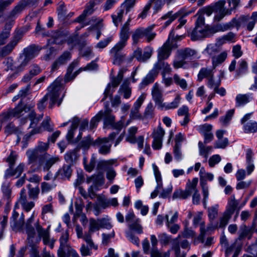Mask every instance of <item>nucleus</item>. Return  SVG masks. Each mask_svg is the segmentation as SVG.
Masks as SVG:
<instances>
[{"mask_svg": "<svg viewBox=\"0 0 257 257\" xmlns=\"http://www.w3.org/2000/svg\"><path fill=\"white\" fill-rule=\"evenodd\" d=\"M48 149V144L39 142L35 148L29 149L26 152L28 163L31 164L38 161V169L47 172V174L44 176V179L46 181H49L53 178V174L50 169L55 164L60 161L58 156L48 154L47 152Z\"/></svg>", "mask_w": 257, "mask_h": 257, "instance_id": "f257e3e1", "label": "nucleus"}, {"mask_svg": "<svg viewBox=\"0 0 257 257\" xmlns=\"http://www.w3.org/2000/svg\"><path fill=\"white\" fill-rule=\"evenodd\" d=\"M36 230L39 236L37 243H39L42 238L44 244H48L50 239L49 229L43 228L40 225L39 220L35 221V213L33 212L31 217L25 222L24 228V231L27 235V239L31 245L33 244V239L36 234Z\"/></svg>", "mask_w": 257, "mask_h": 257, "instance_id": "f03ea898", "label": "nucleus"}, {"mask_svg": "<svg viewBox=\"0 0 257 257\" xmlns=\"http://www.w3.org/2000/svg\"><path fill=\"white\" fill-rule=\"evenodd\" d=\"M60 87V82L57 80L54 81L48 87V92L37 103V107L40 111L43 110L45 108L49 97L50 99L49 107L50 108H53L59 96Z\"/></svg>", "mask_w": 257, "mask_h": 257, "instance_id": "7ed1b4c3", "label": "nucleus"}, {"mask_svg": "<svg viewBox=\"0 0 257 257\" xmlns=\"http://www.w3.org/2000/svg\"><path fill=\"white\" fill-rule=\"evenodd\" d=\"M238 204L239 202L235 199L234 195L231 196L228 200L226 210L220 218L219 227H224L227 224Z\"/></svg>", "mask_w": 257, "mask_h": 257, "instance_id": "20e7f679", "label": "nucleus"}, {"mask_svg": "<svg viewBox=\"0 0 257 257\" xmlns=\"http://www.w3.org/2000/svg\"><path fill=\"white\" fill-rule=\"evenodd\" d=\"M43 114L37 115L34 110H31L28 114V118L30 120L29 128L32 130L25 136L26 139L30 138L31 136L40 134L43 132L42 128L39 125V122L42 120Z\"/></svg>", "mask_w": 257, "mask_h": 257, "instance_id": "39448f33", "label": "nucleus"}, {"mask_svg": "<svg viewBox=\"0 0 257 257\" xmlns=\"http://www.w3.org/2000/svg\"><path fill=\"white\" fill-rule=\"evenodd\" d=\"M98 219L91 218L89 220L88 231L85 233L84 241L88 244L91 248H94V250L98 249L97 245L94 244L92 239V234L93 232L100 229Z\"/></svg>", "mask_w": 257, "mask_h": 257, "instance_id": "423d86ee", "label": "nucleus"}, {"mask_svg": "<svg viewBox=\"0 0 257 257\" xmlns=\"http://www.w3.org/2000/svg\"><path fill=\"white\" fill-rule=\"evenodd\" d=\"M24 36V33L20 30L16 31L8 44L0 51V55L5 57L11 53L15 47L21 41Z\"/></svg>", "mask_w": 257, "mask_h": 257, "instance_id": "0eeeda50", "label": "nucleus"}, {"mask_svg": "<svg viewBox=\"0 0 257 257\" xmlns=\"http://www.w3.org/2000/svg\"><path fill=\"white\" fill-rule=\"evenodd\" d=\"M38 55V51L35 46H30L23 50L20 56V70H24L29 62Z\"/></svg>", "mask_w": 257, "mask_h": 257, "instance_id": "6e6552de", "label": "nucleus"}, {"mask_svg": "<svg viewBox=\"0 0 257 257\" xmlns=\"http://www.w3.org/2000/svg\"><path fill=\"white\" fill-rule=\"evenodd\" d=\"M247 20V17L242 16L239 19L233 18L228 23L219 24L215 26V30L217 32H223L231 29L235 27H239Z\"/></svg>", "mask_w": 257, "mask_h": 257, "instance_id": "1a4fd4ad", "label": "nucleus"}, {"mask_svg": "<svg viewBox=\"0 0 257 257\" xmlns=\"http://www.w3.org/2000/svg\"><path fill=\"white\" fill-rule=\"evenodd\" d=\"M225 0H220L215 3L214 6V11L216 13L214 16V20L217 22H219L225 16L231 15V10L225 9Z\"/></svg>", "mask_w": 257, "mask_h": 257, "instance_id": "9d476101", "label": "nucleus"}, {"mask_svg": "<svg viewBox=\"0 0 257 257\" xmlns=\"http://www.w3.org/2000/svg\"><path fill=\"white\" fill-rule=\"evenodd\" d=\"M125 220L131 230L139 234L143 233V227L140 224V219L136 217L134 212H128L125 216Z\"/></svg>", "mask_w": 257, "mask_h": 257, "instance_id": "9b49d317", "label": "nucleus"}, {"mask_svg": "<svg viewBox=\"0 0 257 257\" xmlns=\"http://www.w3.org/2000/svg\"><path fill=\"white\" fill-rule=\"evenodd\" d=\"M130 20H128L122 26L119 32V40L115 45L121 48H124L127 44V42L130 36Z\"/></svg>", "mask_w": 257, "mask_h": 257, "instance_id": "f8f14e48", "label": "nucleus"}, {"mask_svg": "<svg viewBox=\"0 0 257 257\" xmlns=\"http://www.w3.org/2000/svg\"><path fill=\"white\" fill-rule=\"evenodd\" d=\"M165 134V132L161 125H159L154 130L152 136L153 138L152 147L154 150H160L161 149L162 141Z\"/></svg>", "mask_w": 257, "mask_h": 257, "instance_id": "ddd939ff", "label": "nucleus"}, {"mask_svg": "<svg viewBox=\"0 0 257 257\" xmlns=\"http://www.w3.org/2000/svg\"><path fill=\"white\" fill-rule=\"evenodd\" d=\"M123 48L114 45L110 49L109 52L114 65H120L124 60L125 55L121 52Z\"/></svg>", "mask_w": 257, "mask_h": 257, "instance_id": "4468645a", "label": "nucleus"}, {"mask_svg": "<svg viewBox=\"0 0 257 257\" xmlns=\"http://www.w3.org/2000/svg\"><path fill=\"white\" fill-rule=\"evenodd\" d=\"M71 57V53L69 51H64L52 63L51 71H55L58 69L60 66L66 64L70 60Z\"/></svg>", "mask_w": 257, "mask_h": 257, "instance_id": "2eb2a0df", "label": "nucleus"}, {"mask_svg": "<svg viewBox=\"0 0 257 257\" xmlns=\"http://www.w3.org/2000/svg\"><path fill=\"white\" fill-rule=\"evenodd\" d=\"M34 106V104L28 105L24 104L22 99H21L14 108L10 109L14 117H19L23 115L24 113L31 111Z\"/></svg>", "mask_w": 257, "mask_h": 257, "instance_id": "dca6fc26", "label": "nucleus"}, {"mask_svg": "<svg viewBox=\"0 0 257 257\" xmlns=\"http://www.w3.org/2000/svg\"><path fill=\"white\" fill-rule=\"evenodd\" d=\"M150 239L153 246V248L150 251L151 257H171L170 249L165 252H161L156 247L158 244V240L155 235H151Z\"/></svg>", "mask_w": 257, "mask_h": 257, "instance_id": "f3484780", "label": "nucleus"}, {"mask_svg": "<svg viewBox=\"0 0 257 257\" xmlns=\"http://www.w3.org/2000/svg\"><path fill=\"white\" fill-rule=\"evenodd\" d=\"M95 146L98 147V153L102 155H106L111 152L112 144L107 141V139L97 138L94 142Z\"/></svg>", "mask_w": 257, "mask_h": 257, "instance_id": "a211bd4d", "label": "nucleus"}, {"mask_svg": "<svg viewBox=\"0 0 257 257\" xmlns=\"http://www.w3.org/2000/svg\"><path fill=\"white\" fill-rule=\"evenodd\" d=\"M18 202L21 205L23 210L27 212L35 206V203L33 201H28L26 190L24 188L20 191Z\"/></svg>", "mask_w": 257, "mask_h": 257, "instance_id": "6ab92c4d", "label": "nucleus"}, {"mask_svg": "<svg viewBox=\"0 0 257 257\" xmlns=\"http://www.w3.org/2000/svg\"><path fill=\"white\" fill-rule=\"evenodd\" d=\"M171 50L169 37L163 45L158 50V61L167 59L171 54Z\"/></svg>", "mask_w": 257, "mask_h": 257, "instance_id": "aec40b11", "label": "nucleus"}, {"mask_svg": "<svg viewBox=\"0 0 257 257\" xmlns=\"http://www.w3.org/2000/svg\"><path fill=\"white\" fill-rule=\"evenodd\" d=\"M152 95L156 105L159 108L161 109L163 104H164L163 102L164 98L163 97L162 92L156 83L154 85L152 88Z\"/></svg>", "mask_w": 257, "mask_h": 257, "instance_id": "412c9836", "label": "nucleus"}, {"mask_svg": "<svg viewBox=\"0 0 257 257\" xmlns=\"http://www.w3.org/2000/svg\"><path fill=\"white\" fill-rule=\"evenodd\" d=\"M102 0H90L86 6L85 9L83 13L79 16L76 20L77 22H81L84 20L85 18L91 15L94 11V7L95 5L101 2Z\"/></svg>", "mask_w": 257, "mask_h": 257, "instance_id": "4be33fe9", "label": "nucleus"}, {"mask_svg": "<svg viewBox=\"0 0 257 257\" xmlns=\"http://www.w3.org/2000/svg\"><path fill=\"white\" fill-rule=\"evenodd\" d=\"M208 34V31L206 28L195 26L193 30L189 34V36L192 40L196 41L206 37Z\"/></svg>", "mask_w": 257, "mask_h": 257, "instance_id": "5701e85b", "label": "nucleus"}, {"mask_svg": "<svg viewBox=\"0 0 257 257\" xmlns=\"http://www.w3.org/2000/svg\"><path fill=\"white\" fill-rule=\"evenodd\" d=\"M72 170L71 166L69 165H64L60 168L56 173L53 180H55L57 178L65 180L68 179L71 176Z\"/></svg>", "mask_w": 257, "mask_h": 257, "instance_id": "b1692460", "label": "nucleus"}, {"mask_svg": "<svg viewBox=\"0 0 257 257\" xmlns=\"http://www.w3.org/2000/svg\"><path fill=\"white\" fill-rule=\"evenodd\" d=\"M13 22V21H11L7 22L5 26L4 29L0 33V46L5 44L7 39L10 36Z\"/></svg>", "mask_w": 257, "mask_h": 257, "instance_id": "393cba45", "label": "nucleus"}, {"mask_svg": "<svg viewBox=\"0 0 257 257\" xmlns=\"http://www.w3.org/2000/svg\"><path fill=\"white\" fill-rule=\"evenodd\" d=\"M158 73L159 71H157V69L154 67L153 69L149 72V73L147 75V76L144 78V79L141 83V87L143 88L147 85L153 83L155 79L157 77Z\"/></svg>", "mask_w": 257, "mask_h": 257, "instance_id": "a878e982", "label": "nucleus"}, {"mask_svg": "<svg viewBox=\"0 0 257 257\" xmlns=\"http://www.w3.org/2000/svg\"><path fill=\"white\" fill-rule=\"evenodd\" d=\"M108 106L107 103L105 104V110L103 111V121L105 125H110L113 121H115V116L111 113L112 109Z\"/></svg>", "mask_w": 257, "mask_h": 257, "instance_id": "bb28decb", "label": "nucleus"}, {"mask_svg": "<svg viewBox=\"0 0 257 257\" xmlns=\"http://www.w3.org/2000/svg\"><path fill=\"white\" fill-rule=\"evenodd\" d=\"M198 182V179L197 178H194L192 180H188L185 190L189 197L192 194L198 191L197 188Z\"/></svg>", "mask_w": 257, "mask_h": 257, "instance_id": "cd10ccee", "label": "nucleus"}, {"mask_svg": "<svg viewBox=\"0 0 257 257\" xmlns=\"http://www.w3.org/2000/svg\"><path fill=\"white\" fill-rule=\"evenodd\" d=\"M130 84V79L126 78L123 81L119 89V92L123 94V96L125 99L129 98L132 94V89L129 86Z\"/></svg>", "mask_w": 257, "mask_h": 257, "instance_id": "c85d7f7f", "label": "nucleus"}, {"mask_svg": "<svg viewBox=\"0 0 257 257\" xmlns=\"http://www.w3.org/2000/svg\"><path fill=\"white\" fill-rule=\"evenodd\" d=\"M200 185H207V181H211L214 178L213 175L211 173L206 172L204 167L201 168L199 171Z\"/></svg>", "mask_w": 257, "mask_h": 257, "instance_id": "c756f323", "label": "nucleus"}, {"mask_svg": "<svg viewBox=\"0 0 257 257\" xmlns=\"http://www.w3.org/2000/svg\"><path fill=\"white\" fill-rule=\"evenodd\" d=\"M154 25H151L147 28L143 27L144 37L146 38L147 42L149 43L153 40L156 36V32L153 31Z\"/></svg>", "mask_w": 257, "mask_h": 257, "instance_id": "7c9ffc66", "label": "nucleus"}, {"mask_svg": "<svg viewBox=\"0 0 257 257\" xmlns=\"http://www.w3.org/2000/svg\"><path fill=\"white\" fill-rule=\"evenodd\" d=\"M217 227V224H216L214 225V226H213V224L211 223H210L207 227V228H205V222L204 221H202L200 222V233L198 236V239L202 242H204V238L205 236V234L206 233V231H210L212 229H214Z\"/></svg>", "mask_w": 257, "mask_h": 257, "instance_id": "2f4dec72", "label": "nucleus"}, {"mask_svg": "<svg viewBox=\"0 0 257 257\" xmlns=\"http://www.w3.org/2000/svg\"><path fill=\"white\" fill-rule=\"evenodd\" d=\"M79 63V59H77L74 60L69 65L67 70V73L64 76V81L65 82H68L71 80H72V73L74 70V69L77 67Z\"/></svg>", "mask_w": 257, "mask_h": 257, "instance_id": "473e14b6", "label": "nucleus"}, {"mask_svg": "<svg viewBox=\"0 0 257 257\" xmlns=\"http://www.w3.org/2000/svg\"><path fill=\"white\" fill-rule=\"evenodd\" d=\"M79 63V59H77L74 60L69 65L67 70V73L64 76V81L65 82H68L71 80H72V73L74 70V69L77 67Z\"/></svg>", "mask_w": 257, "mask_h": 257, "instance_id": "72a5a7b5", "label": "nucleus"}, {"mask_svg": "<svg viewBox=\"0 0 257 257\" xmlns=\"http://www.w3.org/2000/svg\"><path fill=\"white\" fill-rule=\"evenodd\" d=\"M79 158L78 151L73 150L67 152L64 156L66 162L70 164L75 163Z\"/></svg>", "mask_w": 257, "mask_h": 257, "instance_id": "f704fd0d", "label": "nucleus"}, {"mask_svg": "<svg viewBox=\"0 0 257 257\" xmlns=\"http://www.w3.org/2000/svg\"><path fill=\"white\" fill-rule=\"evenodd\" d=\"M227 56V52L223 51L213 56L211 59L213 68L214 69L217 65L223 62L226 59Z\"/></svg>", "mask_w": 257, "mask_h": 257, "instance_id": "c9c22d12", "label": "nucleus"}, {"mask_svg": "<svg viewBox=\"0 0 257 257\" xmlns=\"http://www.w3.org/2000/svg\"><path fill=\"white\" fill-rule=\"evenodd\" d=\"M212 76H214L213 69L207 68H202L198 74V80L199 81H201L205 78H207L208 80Z\"/></svg>", "mask_w": 257, "mask_h": 257, "instance_id": "e433bc0d", "label": "nucleus"}, {"mask_svg": "<svg viewBox=\"0 0 257 257\" xmlns=\"http://www.w3.org/2000/svg\"><path fill=\"white\" fill-rule=\"evenodd\" d=\"M178 53L179 56L183 60L191 58L196 54L194 50L188 48L179 50Z\"/></svg>", "mask_w": 257, "mask_h": 257, "instance_id": "4c0bfd02", "label": "nucleus"}, {"mask_svg": "<svg viewBox=\"0 0 257 257\" xmlns=\"http://www.w3.org/2000/svg\"><path fill=\"white\" fill-rule=\"evenodd\" d=\"M24 216L22 214L19 220L11 222V226L14 230L24 231Z\"/></svg>", "mask_w": 257, "mask_h": 257, "instance_id": "58836bf2", "label": "nucleus"}, {"mask_svg": "<svg viewBox=\"0 0 257 257\" xmlns=\"http://www.w3.org/2000/svg\"><path fill=\"white\" fill-rule=\"evenodd\" d=\"M198 148L200 155L203 156L206 160L213 148L211 146H205L202 142L198 143Z\"/></svg>", "mask_w": 257, "mask_h": 257, "instance_id": "ea45409f", "label": "nucleus"}, {"mask_svg": "<svg viewBox=\"0 0 257 257\" xmlns=\"http://www.w3.org/2000/svg\"><path fill=\"white\" fill-rule=\"evenodd\" d=\"M87 182H93L96 186H100L104 183V178L102 173H99L97 175H93L87 180Z\"/></svg>", "mask_w": 257, "mask_h": 257, "instance_id": "a19ab883", "label": "nucleus"}, {"mask_svg": "<svg viewBox=\"0 0 257 257\" xmlns=\"http://www.w3.org/2000/svg\"><path fill=\"white\" fill-rule=\"evenodd\" d=\"M236 106L239 107L247 103L250 101V95L248 94L237 95L235 98Z\"/></svg>", "mask_w": 257, "mask_h": 257, "instance_id": "79ce46f5", "label": "nucleus"}, {"mask_svg": "<svg viewBox=\"0 0 257 257\" xmlns=\"http://www.w3.org/2000/svg\"><path fill=\"white\" fill-rule=\"evenodd\" d=\"M181 97L178 95L176 96L173 101L170 103H164L161 109L168 110L175 109L178 107L180 103Z\"/></svg>", "mask_w": 257, "mask_h": 257, "instance_id": "37998d69", "label": "nucleus"}, {"mask_svg": "<svg viewBox=\"0 0 257 257\" xmlns=\"http://www.w3.org/2000/svg\"><path fill=\"white\" fill-rule=\"evenodd\" d=\"M205 51L212 58L220 52L221 48L217 44H209L207 46Z\"/></svg>", "mask_w": 257, "mask_h": 257, "instance_id": "c03bdc74", "label": "nucleus"}, {"mask_svg": "<svg viewBox=\"0 0 257 257\" xmlns=\"http://www.w3.org/2000/svg\"><path fill=\"white\" fill-rule=\"evenodd\" d=\"M138 131V127L136 126H132L128 128V134L126 137V141L131 144H135L136 143V134Z\"/></svg>", "mask_w": 257, "mask_h": 257, "instance_id": "a18cd8bd", "label": "nucleus"}, {"mask_svg": "<svg viewBox=\"0 0 257 257\" xmlns=\"http://www.w3.org/2000/svg\"><path fill=\"white\" fill-rule=\"evenodd\" d=\"M178 13H175L173 14L172 11L168 12L167 14H165L161 17L162 20L168 19L165 23L164 27H167L169 26L173 21L176 19L179 16Z\"/></svg>", "mask_w": 257, "mask_h": 257, "instance_id": "49530a36", "label": "nucleus"}, {"mask_svg": "<svg viewBox=\"0 0 257 257\" xmlns=\"http://www.w3.org/2000/svg\"><path fill=\"white\" fill-rule=\"evenodd\" d=\"M154 67L157 69V71L160 69H163V74L165 73H170L172 69L168 63L163 61H158V62L155 65Z\"/></svg>", "mask_w": 257, "mask_h": 257, "instance_id": "de8ad7c7", "label": "nucleus"}, {"mask_svg": "<svg viewBox=\"0 0 257 257\" xmlns=\"http://www.w3.org/2000/svg\"><path fill=\"white\" fill-rule=\"evenodd\" d=\"M243 130L245 133H254L257 132V122L250 121L243 124Z\"/></svg>", "mask_w": 257, "mask_h": 257, "instance_id": "09e8293b", "label": "nucleus"}, {"mask_svg": "<svg viewBox=\"0 0 257 257\" xmlns=\"http://www.w3.org/2000/svg\"><path fill=\"white\" fill-rule=\"evenodd\" d=\"M126 71V69L124 68H122L119 71L117 76L114 77L111 80V85L112 87L116 88L119 85L123 79V74Z\"/></svg>", "mask_w": 257, "mask_h": 257, "instance_id": "8fccbe9b", "label": "nucleus"}, {"mask_svg": "<svg viewBox=\"0 0 257 257\" xmlns=\"http://www.w3.org/2000/svg\"><path fill=\"white\" fill-rule=\"evenodd\" d=\"M148 2L151 7L152 4H154V13L156 14L161 10L166 3V0H149Z\"/></svg>", "mask_w": 257, "mask_h": 257, "instance_id": "3c124183", "label": "nucleus"}, {"mask_svg": "<svg viewBox=\"0 0 257 257\" xmlns=\"http://www.w3.org/2000/svg\"><path fill=\"white\" fill-rule=\"evenodd\" d=\"M144 37L143 33V27H140L137 28L133 32L132 36L133 44H137L139 42V40Z\"/></svg>", "mask_w": 257, "mask_h": 257, "instance_id": "603ef678", "label": "nucleus"}, {"mask_svg": "<svg viewBox=\"0 0 257 257\" xmlns=\"http://www.w3.org/2000/svg\"><path fill=\"white\" fill-rule=\"evenodd\" d=\"M238 66L236 70V75L239 76L242 73L246 72L248 69V65L246 61L241 59L238 61Z\"/></svg>", "mask_w": 257, "mask_h": 257, "instance_id": "864d4df0", "label": "nucleus"}, {"mask_svg": "<svg viewBox=\"0 0 257 257\" xmlns=\"http://www.w3.org/2000/svg\"><path fill=\"white\" fill-rule=\"evenodd\" d=\"M218 205H215V206L209 207L208 209V215L210 221V223L213 224V221L217 217L218 215Z\"/></svg>", "mask_w": 257, "mask_h": 257, "instance_id": "5fc2aeb1", "label": "nucleus"}, {"mask_svg": "<svg viewBox=\"0 0 257 257\" xmlns=\"http://www.w3.org/2000/svg\"><path fill=\"white\" fill-rule=\"evenodd\" d=\"M2 190L3 193L4 198L7 199L8 203H9L12 194V191L10 189L9 183H4L2 187Z\"/></svg>", "mask_w": 257, "mask_h": 257, "instance_id": "6e6d98bb", "label": "nucleus"}, {"mask_svg": "<svg viewBox=\"0 0 257 257\" xmlns=\"http://www.w3.org/2000/svg\"><path fill=\"white\" fill-rule=\"evenodd\" d=\"M173 79L175 83L179 85L182 89L185 90L187 88V83L186 81L180 77L177 74H175L173 76Z\"/></svg>", "mask_w": 257, "mask_h": 257, "instance_id": "4d7b16f0", "label": "nucleus"}, {"mask_svg": "<svg viewBox=\"0 0 257 257\" xmlns=\"http://www.w3.org/2000/svg\"><path fill=\"white\" fill-rule=\"evenodd\" d=\"M103 116V111L101 110L99 111L98 113L91 119L90 123V128L91 130H93L96 127L98 123L100 121Z\"/></svg>", "mask_w": 257, "mask_h": 257, "instance_id": "13d9d810", "label": "nucleus"}, {"mask_svg": "<svg viewBox=\"0 0 257 257\" xmlns=\"http://www.w3.org/2000/svg\"><path fill=\"white\" fill-rule=\"evenodd\" d=\"M57 11L58 16L59 19L64 20L66 18L67 11L63 2H60L59 3Z\"/></svg>", "mask_w": 257, "mask_h": 257, "instance_id": "bf43d9fd", "label": "nucleus"}, {"mask_svg": "<svg viewBox=\"0 0 257 257\" xmlns=\"http://www.w3.org/2000/svg\"><path fill=\"white\" fill-rule=\"evenodd\" d=\"M96 162V158L94 155H92L88 164H86V160H84L85 169L88 172H91L94 168Z\"/></svg>", "mask_w": 257, "mask_h": 257, "instance_id": "052dcab7", "label": "nucleus"}, {"mask_svg": "<svg viewBox=\"0 0 257 257\" xmlns=\"http://www.w3.org/2000/svg\"><path fill=\"white\" fill-rule=\"evenodd\" d=\"M234 111L233 109H230L226 112L225 116L220 117L219 120L223 125L226 126L227 125L233 116Z\"/></svg>", "mask_w": 257, "mask_h": 257, "instance_id": "680f3d73", "label": "nucleus"}, {"mask_svg": "<svg viewBox=\"0 0 257 257\" xmlns=\"http://www.w3.org/2000/svg\"><path fill=\"white\" fill-rule=\"evenodd\" d=\"M86 43L83 42L80 45V53L82 57H89L92 54V49L90 47H85Z\"/></svg>", "mask_w": 257, "mask_h": 257, "instance_id": "e2e57ef3", "label": "nucleus"}, {"mask_svg": "<svg viewBox=\"0 0 257 257\" xmlns=\"http://www.w3.org/2000/svg\"><path fill=\"white\" fill-rule=\"evenodd\" d=\"M252 232L251 228L246 226V225H242L240 226L239 230V234L238 239H242L245 237L250 234Z\"/></svg>", "mask_w": 257, "mask_h": 257, "instance_id": "0e129e2a", "label": "nucleus"}, {"mask_svg": "<svg viewBox=\"0 0 257 257\" xmlns=\"http://www.w3.org/2000/svg\"><path fill=\"white\" fill-rule=\"evenodd\" d=\"M100 228H106L110 229L112 227V225L110 222L109 219L107 216L101 218H98Z\"/></svg>", "mask_w": 257, "mask_h": 257, "instance_id": "69168bd1", "label": "nucleus"}, {"mask_svg": "<svg viewBox=\"0 0 257 257\" xmlns=\"http://www.w3.org/2000/svg\"><path fill=\"white\" fill-rule=\"evenodd\" d=\"M189 196L187 195L185 190L177 189L175 190L173 193L172 198L173 199H185L187 198Z\"/></svg>", "mask_w": 257, "mask_h": 257, "instance_id": "338daca9", "label": "nucleus"}, {"mask_svg": "<svg viewBox=\"0 0 257 257\" xmlns=\"http://www.w3.org/2000/svg\"><path fill=\"white\" fill-rule=\"evenodd\" d=\"M160 243L163 245H167L171 240V236L166 233H161L158 235Z\"/></svg>", "mask_w": 257, "mask_h": 257, "instance_id": "774afa93", "label": "nucleus"}]
</instances>
